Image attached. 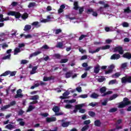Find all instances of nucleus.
<instances>
[{
	"label": "nucleus",
	"mask_w": 131,
	"mask_h": 131,
	"mask_svg": "<svg viewBox=\"0 0 131 131\" xmlns=\"http://www.w3.org/2000/svg\"><path fill=\"white\" fill-rule=\"evenodd\" d=\"M108 49H110V45H106L105 46L98 48L94 51H93L92 49H90L89 52L91 54H95L96 53H98L100 51V50H108Z\"/></svg>",
	"instance_id": "1"
},
{
	"label": "nucleus",
	"mask_w": 131,
	"mask_h": 131,
	"mask_svg": "<svg viewBox=\"0 0 131 131\" xmlns=\"http://www.w3.org/2000/svg\"><path fill=\"white\" fill-rule=\"evenodd\" d=\"M129 104H130V101H129L128 99L125 98H124L123 102L119 104L118 108H124L125 106L129 105Z\"/></svg>",
	"instance_id": "2"
},
{
	"label": "nucleus",
	"mask_w": 131,
	"mask_h": 131,
	"mask_svg": "<svg viewBox=\"0 0 131 131\" xmlns=\"http://www.w3.org/2000/svg\"><path fill=\"white\" fill-rule=\"evenodd\" d=\"M101 94H103L102 95V97H104V96H107V95H111V94H113V92L111 91H108L106 92V88L105 87H102L100 90Z\"/></svg>",
	"instance_id": "3"
},
{
	"label": "nucleus",
	"mask_w": 131,
	"mask_h": 131,
	"mask_svg": "<svg viewBox=\"0 0 131 131\" xmlns=\"http://www.w3.org/2000/svg\"><path fill=\"white\" fill-rule=\"evenodd\" d=\"M7 15H8V16H14L16 18H18L21 17V14H20V13L15 11H9L7 13Z\"/></svg>",
	"instance_id": "4"
},
{
	"label": "nucleus",
	"mask_w": 131,
	"mask_h": 131,
	"mask_svg": "<svg viewBox=\"0 0 131 131\" xmlns=\"http://www.w3.org/2000/svg\"><path fill=\"white\" fill-rule=\"evenodd\" d=\"M122 83H131V76L124 77L121 79Z\"/></svg>",
	"instance_id": "5"
},
{
	"label": "nucleus",
	"mask_w": 131,
	"mask_h": 131,
	"mask_svg": "<svg viewBox=\"0 0 131 131\" xmlns=\"http://www.w3.org/2000/svg\"><path fill=\"white\" fill-rule=\"evenodd\" d=\"M60 108L58 106H55L53 108V111L55 113V115H63V113L62 112H59Z\"/></svg>",
	"instance_id": "6"
},
{
	"label": "nucleus",
	"mask_w": 131,
	"mask_h": 131,
	"mask_svg": "<svg viewBox=\"0 0 131 131\" xmlns=\"http://www.w3.org/2000/svg\"><path fill=\"white\" fill-rule=\"evenodd\" d=\"M54 17L52 15H48L47 19H43L41 20L42 23H47V22H50V21H53Z\"/></svg>",
	"instance_id": "7"
},
{
	"label": "nucleus",
	"mask_w": 131,
	"mask_h": 131,
	"mask_svg": "<svg viewBox=\"0 0 131 131\" xmlns=\"http://www.w3.org/2000/svg\"><path fill=\"white\" fill-rule=\"evenodd\" d=\"M12 52V50L11 49H9L6 52L7 54H8V55L4 57L3 58V60H7V59H10V58H11V53Z\"/></svg>",
	"instance_id": "8"
},
{
	"label": "nucleus",
	"mask_w": 131,
	"mask_h": 131,
	"mask_svg": "<svg viewBox=\"0 0 131 131\" xmlns=\"http://www.w3.org/2000/svg\"><path fill=\"white\" fill-rule=\"evenodd\" d=\"M114 52H118L119 54L122 55L123 54V50H122V48L121 47H117L114 49Z\"/></svg>",
	"instance_id": "9"
},
{
	"label": "nucleus",
	"mask_w": 131,
	"mask_h": 131,
	"mask_svg": "<svg viewBox=\"0 0 131 131\" xmlns=\"http://www.w3.org/2000/svg\"><path fill=\"white\" fill-rule=\"evenodd\" d=\"M22 93V90L21 89H19L17 91V94L15 96V98H22L23 97V95L21 94Z\"/></svg>",
	"instance_id": "10"
},
{
	"label": "nucleus",
	"mask_w": 131,
	"mask_h": 131,
	"mask_svg": "<svg viewBox=\"0 0 131 131\" xmlns=\"http://www.w3.org/2000/svg\"><path fill=\"white\" fill-rule=\"evenodd\" d=\"M84 106H85V103H82L81 104L76 105L75 108L77 110H81L82 107H84Z\"/></svg>",
	"instance_id": "11"
},
{
	"label": "nucleus",
	"mask_w": 131,
	"mask_h": 131,
	"mask_svg": "<svg viewBox=\"0 0 131 131\" xmlns=\"http://www.w3.org/2000/svg\"><path fill=\"white\" fill-rule=\"evenodd\" d=\"M119 58H120V55L119 54H114L111 56V59L112 60H118Z\"/></svg>",
	"instance_id": "12"
},
{
	"label": "nucleus",
	"mask_w": 131,
	"mask_h": 131,
	"mask_svg": "<svg viewBox=\"0 0 131 131\" xmlns=\"http://www.w3.org/2000/svg\"><path fill=\"white\" fill-rule=\"evenodd\" d=\"M120 75H121V73L117 72L115 74L112 75V77H113V78H118V77H119Z\"/></svg>",
	"instance_id": "13"
},
{
	"label": "nucleus",
	"mask_w": 131,
	"mask_h": 131,
	"mask_svg": "<svg viewBox=\"0 0 131 131\" xmlns=\"http://www.w3.org/2000/svg\"><path fill=\"white\" fill-rule=\"evenodd\" d=\"M56 118L55 117H52V118H46V121L47 122H52V121H56Z\"/></svg>",
	"instance_id": "14"
},
{
	"label": "nucleus",
	"mask_w": 131,
	"mask_h": 131,
	"mask_svg": "<svg viewBox=\"0 0 131 131\" xmlns=\"http://www.w3.org/2000/svg\"><path fill=\"white\" fill-rule=\"evenodd\" d=\"M20 36L21 37H22V36H24L26 39L32 38V35L31 34L25 35L24 34H20Z\"/></svg>",
	"instance_id": "15"
},
{
	"label": "nucleus",
	"mask_w": 131,
	"mask_h": 131,
	"mask_svg": "<svg viewBox=\"0 0 131 131\" xmlns=\"http://www.w3.org/2000/svg\"><path fill=\"white\" fill-rule=\"evenodd\" d=\"M69 92L67 91L64 93L63 94V96H60V99H66L68 96L69 95Z\"/></svg>",
	"instance_id": "16"
},
{
	"label": "nucleus",
	"mask_w": 131,
	"mask_h": 131,
	"mask_svg": "<svg viewBox=\"0 0 131 131\" xmlns=\"http://www.w3.org/2000/svg\"><path fill=\"white\" fill-rule=\"evenodd\" d=\"M31 29V26L30 25H26L24 29V31H29Z\"/></svg>",
	"instance_id": "17"
},
{
	"label": "nucleus",
	"mask_w": 131,
	"mask_h": 131,
	"mask_svg": "<svg viewBox=\"0 0 131 131\" xmlns=\"http://www.w3.org/2000/svg\"><path fill=\"white\" fill-rule=\"evenodd\" d=\"M41 52L40 51H36L30 55V58H32V57H35V56H37V55H39Z\"/></svg>",
	"instance_id": "18"
},
{
	"label": "nucleus",
	"mask_w": 131,
	"mask_h": 131,
	"mask_svg": "<svg viewBox=\"0 0 131 131\" xmlns=\"http://www.w3.org/2000/svg\"><path fill=\"white\" fill-rule=\"evenodd\" d=\"M100 71V66L97 65L94 68V73H99Z\"/></svg>",
	"instance_id": "19"
},
{
	"label": "nucleus",
	"mask_w": 131,
	"mask_h": 131,
	"mask_svg": "<svg viewBox=\"0 0 131 131\" xmlns=\"http://www.w3.org/2000/svg\"><path fill=\"white\" fill-rule=\"evenodd\" d=\"M10 107H11V105H10V104L5 105L4 106H2L1 107V110H2V111H5V110H7V109H8V108H10Z\"/></svg>",
	"instance_id": "20"
},
{
	"label": "nucleus",
	"mask_w": 131,
	"mask_h": 131,
	"mask_svg": "<svg viewBox=\"0 0 131 131\" xmlns=\"http://www.w3.org/2000/svg\"><path fill=\"white\" fill-rule=\"evenodd\" d=\"M17 121H18L21 126H23L24 124H25V122L23 121V119H18L17 120Z\"/></svg>",
	"instance_id": "21"
},
{
	"label": "nucleus",
	"mask_w": 131,
	"mask_h": 131,
	"mask_svg": "<svg viewBox=\"0 0 131 131\" xmlns=\"http://www.w3.org/2000/svg\"><path fill=\"white\" fill-rule=\"evenodd\" d=\"M124 58H126L127 59H130L131 58V54L130 53H125L123 55Z\"/></svg>",
	"instance_id": "22"
},
{
	"label": "nucleus",
	"mask_w": 131,
	"mask_h": 131,
	"mask_svg": "<svg viewBox=\"0 0 131 131\" xmlns=\"http://www.w3.org/2000/svg\"><path fill=\"white\" fill-rule=\"evenodd\" d=\"M118 83V81L116 79L112 80L108 82V84H116Z\"/></svg>",
	"instance_id": "23"
},
{
	"label": "nucleus",
	"mask_w": 131,
	"mask_h": 131,
	"mask_svg": "<svg viewBox=\"0 0 131 131\" xmlns=\"http://www.w3.org/2000/svg\"><path fill=\"white\" fill-rule=\"evenodd\" d=\"M72 76V71H70L66 74V78H69Z\"/></svg>",
	"instance_id": "24"
},
{
	"label": "nucleus",
	"mask_w": 131,
	"mask_h": 131,
	"mask_svg": "<svg viewBox=\"0 0 131 131\" xmlns=\"http://www.w3.org/2000/svg\"><path fill=\"white\" fill-rule=\"evenodd\" d=\"M15 126L10 124H8L6 126V128H7L8 129H12V128H14Z\"/></svg>",
	"instance_id": "25"
},
{
	"label": "nucleus",
	"mask_w": 131,
	"mask_h": 131,
	"mask_svg": "<svg viewBox=\"0 0 131 131\" xmlns=\"http://www.w3.org/2000/svg\"><path fill=\"white\" fill-rule=\"evenodd\" d=\"M65 9V5H62L60 6L59 9L58 10V13H63V9Z\"/></svg>",
	"instance_id": "26"
},
{
	"label": "nucleus",
	"mask_w": 131,
	"mask_h": 131,
	"mask_svg": "<svg viewBox=\"0 0 131 131\" xmlns=\"http://www.w3.org/2000/svg\"><path fill=\"white\" fill-rule=\"evenodd\" d=\"M31 25L32 26H35V27H39L40 25H39V23L38 21H34L33 23H32Z\"/></svg>",
	"instance_id": "27"
},
{
	"label": "nucleus",
	"mask_w": 131,
	"mask_h": 131,
	"mask_svg": "<svg viewBox=\"0 0 131 131\" xmlns=\"http://www.w3.org/2000/svg\"><path fill=\"white\" fill-rule=\"evenodd\" d=\"M64 103H75L76 102V100L75 99H71V100H64Z\"/></svg>",
	"instance_id": "28"
},
{
	"label": "nucleus",
	"mask_w": 131,
	"mask_h": 131,
	"mask_svg": "<svg viewBox=\"0 0 131 131\" xmlns=\"http://www.w3.org/2000/svg\"><path fill=\"white\" fill-rule=\"evenodd\" d=\"M39 98V96H38V95H34L33 96L31 97V98H30V100H38V99Z\"/></svg>",
	"instance_id": "29"
},
{
	"label": "nucleus",
	"mask_w": 131,
	"mask_h": 131,
	"mask_svg": "<svg viewBox=\"0 0 131 131\" xmlns=\"http://www.w3.org/2000/svg\"><path fill=\"white\" fill-rule=\"evenodd\" d=\"M91 98H93V99H97L98 97H99V95L97 93H93L91 96Z\"/></svg>",
	"instance_id": "30"
},
{
	"label": "nucleus",
	"mask_w": 131,
	"mask_h": 131,
	"mask_svg": "<svg viewBox=\"0 0 131 131\" xmlns=\"http://www.w3.org/2000/svg\"><path fill=\"white\" fill-rule=\"evenodd\" d=\"M37 69V67H34L32 68V71H31L30 73L31 74H34V73H36V70Z\"/></svg>",
	"instance_id": "31"
},
{
	"label": "nucleus",
	"mask_w": 131,
	"mask_h": 131,
	"mask_svg": "<svg viewBox=\"0 0 131 131\" xmlns=\"http://www.w3.org/2000/svg\"><path fill=\"white\" fill-rule=\"evenodd\" d=\"M118 97L117 94H114L111 98L109 99L110 101H112V100H114V99H116Z\"/></svg>",
	"instance_id": "32"
},
{
	"label": "nucleus",
	"mask_w": 131,
	"mask_h": 131,
	"mask_svg": "<svg viewBox=\"0 0 131 131\" xmlns=\"http://www.w3.org/2000/svg\"><path fill=\"white\" fill-rule=\"evenodd\" d=\"M69 123H70L69 122H64L62 123V126L63 127H67L69 125Z\"/></svg>",
	"instance_id": "33"
},
{
	"label": "nucleus",
	"mask_w": 131,
	"mask_h": 131,
	"mask_svg": "<svg viewBox=\"0 0 131 131\" xmlns=\"http://www.w3.org/2000/svg\"><path fill=\"white\" fill-rule=\"evenodd\" d=\"M10 73H11V71H7L5 73H4L2 75H1V76H7V75H9V74H10Z\"/></svg>",
	"instance_id": "34"
},
{
	"label": "nucleus",
	"mask_w": 131,
	"mask_h": 131,
	"mask_svg": "<svg viewBox=\"0 0 131 131\" xmlns=\"http://www.w3.org/2000/svg\"><path fill=\"white\" fill-rule=\"evenodd\" d=\"M21 52V50H20V48H16L14 49V55H17L18 53H20Z\"/></svg>",
	"instance_id": "35"
},
{
	"label": "nucleus",
	"mask_w": 131,
	"mask_h": 131,
	"mask_svg": "<svg viewBox=\"0 0 131 131\" xmlns=\"http://www.w3.org/2000/svg\"><path fill=\"white\" fill-rule=\"evenodd\" d=\"M21 18L24 19L25 20V19H27L28 18V14L25 13L23 14L21 16Z\"/></svg>",
	"instance_id": "36"
},
{
	"label": "nucleus",
	"mask_w": 131,
	"mask_h": 131,
	"mask_svg": "<svg viewBox=\"0 0 131 131\" xmlns=\"http://www.w3.org/2000/svg\"><path fill=\"white\" fill-rule=\"evenodd\" d=\"M126 67H127V63L126 62L122 63L121 66V68H122V69H125Z\"/></svg>",
	"instance_id": "37"
},
{
	"label": "nucleus",
	"mask_w": 131,
	"mask_h": 131,
	"mask_svg": "<svg viewBox=\"0 0 131 131\" xmlns=\"http://www.w3.org/2000/svg\"><path fill=\"white\" fill-rule=\"evenodd\" d=\"M106 79L105 78V77H100L98 79V81H99V82H103V81H104V80Z\"/></svg>",
	"instance_id": "38"
},
{
	"label": "nucleus",
	"mask_w": 131,
	"mask_h": 131,
	"mask_svg": "<svg viewBox=\"0 0 131 131\" xmlns=\"http://www.w3.org/2000/svg\"><path fill=\"white\" fill-rule=\"evenodd\" d=\"M74 10H77L78 9V3H77V2H74Z\"/></svg>",
	"instance_id": "39"
},
{
	"label": "nucleus",
	"mask_w": 131,
	"mask_h": 131,
	"mask_svg": "<svg viewBox=\"0 0 131 131\" xmlns=\"http://www.w3.org/2000/svg\"><path fill=\"white\" fill-rule=\"evenodd\" d=\"M33 109H34V106H33L32 105H30L29 106L28 110L27 111V112H30V111H32V110H33Z\"/></svg>",
	"instance_id": "40"
},
{
	"label": "nucleus",
	"mask_w": 131,
	"mask_h": 131,
	"mask_svg": "<svg viewBox=\"0 0 131 131\" xmlns=\"http://www.w3.org/2000/svg\"><path fill=\"white\" fill-rule=\"evenodd\" d=\"M95 125L96 126H100L101 125V122L99 120H97L95 121Z\"/></svg>",
	"instance_id": "41"
},
{
	"label": "nucleus",
	"mask_w": 131,
	"mask_h": 131,
	"mask_svg": "<svg viewBox=\"0 0 131 131\" xmlns=\"http://www.w3.org/2000/svg\"><path fill=\"white\" fill-rule=\"evenodd\" d=\"M16 33H17V31L13 30L11 31V34L12 36H16Z\"/></svg>",
	"instance_id": "42"
},
{
	"label": "nucleus",
	"mask_w": 131,
	"mask_h": 131,
	"mask_svg": "<svg viewBox=\"0 0 131 131\" xmlns=\"http://www.w3.org/2000/svg\"><path fill=\"white\" fill-rule=\"evenodd\" d=\"M9 33L6 32V33H1L0 34V37H4V36H6V35H9Z\"/></svg>",
	"instance_id": "43"
},
{
	"label": "nucleus",
	"mask_w": 131,
	"mask_h": 131,
	"mask_svg": "<svg viewBox=\"0 0 131 131\" xmlns=\"http://www.w3.org/2000/svg\"><path fill=\"white\" fill-rule=\"evenodd\" d=\"M98 105V102H92L89 104L90 106H92V107H95V106H97Z\"/></svg>",
	"instance_id": "44"
},
{
	"label": "nucleus",
	"mask_w": 131,
	"mask_h": 131,
	"mask_svg": "<svg viewBox=\"0 0 131 131\" xmlns=\"http://www.w3.org/2000/svg\"><path fill=\"white\" fill-rule=\"evenodd\" d=\"M114 68H115L114 64H112L108 67V69H110V70H112V71H113Z\"/></svg>",
	"instance_id": "45"
},
{
	"label": "nucleus",
	"mask_w": 131,
	"mask_h": 131,
	"mask_svg": "<svg viewBox=\"0 0 131 131\" xmlns=\"http://www.w3.org/2000/svg\"><path fill=\"white\" fill-rule=\"evenodd\" d=\"M35 6V3H31L28 5V8H32V7H34Z\"/></svg>",
	"instance_id": "46"
},
{
	"label": "nucleus",
	"mask_w": 131,
	"mask_h": 131,
	"mask_svg": "<svg viewBox=\"0 0 131 131\" xmlns=\"http://www.w3.org/2000/svg\"><path fill=\"white\" fill-rule=\"evenodd\" d=\"M39 85V83H36L35 84V85L34 86H32L31 87V90H33V89H34V88H37V86H38Z\"/></svg>",
	"instance_id": "47"
},
{
	"label": "nucleus",
	"mask_w": 131,
	"mask_h": 131,
	"mask_svg": "<svg viewBox=\"0 0 131 131\" xmlns=\"http://www.w3.org/2000/svg\"><path fill=\"white\" fill-rule=\"evenodd\" d=\"M16 71H13V72H10L9 73L10 76H15L16 75Z\"/></svg>",
	"instance_id": "48"
},
{
	"label": "nucleus",
	"mask_w": 131,
	"mask_h": 131,
	"mask_svg": "<svg viewBox=\"0 0 131 131\" xmlns=\"http://www.w3.org/2000/svg\"><path fill=\"white\" fill-rule=\"evenodd\" d=\"M56 34H59V33L62 32V30L61 29H57L54 31Z\"/></svg>",
	"instance_id": "49"
},
{
	"label": "nucleus",
	"mask_w": 131,
	"mask_h": 131,
	"mask_svg": "<svg viewBox=\"0 0 131 131\" xmlns=\"http://www.w3.org/2000/svg\"><path fill=\"white\" fill-rule=\"evenodd\" d=\"M79 98H82V99H85V98H88V95L86 94H83L80 95Z\"/></svg>",
	"instance_id": "50"
},
{
	"label": "nucleus",
	"mask_w": 131,
	"mask_h": 131,
	"mask_svg": "<svg viewBox=\"0 0 131 131\" xmlns=\"http://www.w3.org/2000/svg\"><path fill=\"white\" fill-rule=\"evenodd\" d=\"M8 20H9V17H6V18H3L0 19V22H4V21H8Z\"/></svg>",
	"instance_id": "51"
},
{
	"label": "nucleus",
	"mask_w": 131,
	"mask_h": 131,
	"mask_svg": "<svg viewBox=\"0 0 131 131\" xmlns=\"http://www.w3.org/2000/svg\"><path fill=\"white\" fill-rule=\"evenodd\" d=\"M66 18L70 19V20H74V19H75V17H70V15H66Z\"/></svg>",
	"instance_id": "52"
},
{
	"label": "nucleus",
	"mask_w": 131,
	"mask_h": 131,
	"mask_svg": "<svg viewBox=\"0 0 131 131\" xmlns=\"http://www.w3.org/2000/svg\"><path fill=\"white\" fill-rule=\"evenodd\" d=\"M117 111V108H112L110 110V112H116Z\"/></svg>",
	"instance_id": "53"
},
{
	"label": "nucleus",
	"mask_w": 131,
	"mask_h": 131,
	"mask_svg": "<svg viewBox=\"0 0 131 131\" xmlns=\"http://www.w3.org/2000/svg\"><path fill=\"white\" fill-rule=\"evenodd\" d=\"M112 70L108 69L107 71H106L105 72V74H110V73H112Z\"/></svg>",
	"instance_id": "54"
},
{
	"label": "nucleus",
	"mask_w": 131,
	"mask_h": 131,
	"mask_svg": "<svg viewBox=\"0 0 131 131\" xmlns=\"http://www.w3.org/2000/svg\"><path fill=\"white\" fill-rule=\"evenodd\" d=\"M112 27H110V28H109V27H106L105 28V31H106L107 32H109V31H112V30H111L112 29Z\"/></svg>",
	"instance_id": "55"
},
{
	"label": "nucleus",
	"mask_w": 131,
	"mask_h": 131,
	"mask_svg": "<svg viewBox=\"0 0 131 131\" xmlns=\"http://www.w3.org/2000/svg\"><path fill=\"white\" fill-rule=\"evenodd\" d=\"M65 108H66V109H70V108H71L72 107V105L71 104H67L66 105H65Z\"/></svg>",
	"instance_id": "56"
},
{
	"label": "nucleus",
	"mask_w": 131,
	"mask_h": 131,
	"mask_svg": "<svg viewBox=\"0 0 131 131\" xmlns=\"http://www.w3.org/2000/svg\"><path fill=\"white\" fill-rule=\"evenodd\" d=\"M122 26L124 27H128V23L126 22L123 23Z\"/></svg>",
	"instance_id": "57"
},
{
	"label": "nucleus",
	"mask_w": 131,
	"mask_h": 131,
	"mask_svg": "<svg viewBox=\"0 0 131 131\" xmlns=\"http://www.w3.org/2000/svg\"><path fill=\"white\" fill-rule=\"evenodd\" d=\"M79 52H80L82 54H84L86 53L85 50H83L82 48H79Z\"/></svg>",
	"instance_id": "58"
},
{
	"label": "nucleus",
	"mask_w": 131,
	"mask_h": 131,
	"mask_svg": "<svg viewBox=\"0 0 131 131\" xmlns=\"http://www.w3.org/2000/svg\"><path fill=\"white\" fill-rule=\"evenodd\" d=\"M62 46H63V43L61 42L58 43V44L56 46L57 48H62Z\"/></svg>",
	"instance_id": "59"
},
{
	"label": "nucleus",
	"mask_w": 131,
	"mask_h": 131,
	"mask_svg": "<svg viewBox=\"0 0 131 131\" xmlns=\"http://www.w3.org/2000/svg\"><path fill=\"white\" fill-rule=\"evenodd\" d=\"M89 114L90 116H92V117L95 116V113L94 112H89Z\"/></svg>",
	"instance_id": "60"
},
{
	"label": "nucleus",
	"mask_w": 131,
	"mask_h": 131,
	"mask_svg": "<svg viewBox=\"0 0 131 131\" xmlns=\"http://www.w3.org/2000/svg\"><path fill=\"white\" fill-rule=\"evenodd\" d=\"M28 63V61L26 60H22L21 61V64H27Z\"/></svg>",
	"instance_id": "61"
},
{
	"label": "nucleus",
	"mask_w": 131,
	"mask_h": 131,
	"mask_svg": "<svg viewBox=\"0 0 131 131\" xmlns=\"http://www.w3.org/2000/svg\"><path fill=\"white\" fill-rule=\"evenodd\" d=\"M76 91L78 92V93H81V87H78L76 89Z\"/></svg>",
	"instance_id": "62"
},
{
	"label": "nucleus",
	"mask_w": 131,
	"mask_h": 131,
	"mask_svg": "<svg viewBox=\"0 0 131 131\" xmlns=\"http://www.w3.org/2000/svg\"><path fill=\"white\" fill-rule=\"evenodd\" d=\"M68 61V59H61V60L60 61V62H61V63H66Z\"/></svg>",
	"instance_id": "63"
},
{
	"label": "nucleus",
	"mask_w": 131,
	"mask_h": 131,
	"mask_svg": "<svg viewBox=\"0 0 131 131\" xmlns=\"http://www.w3.org/2000/svg\"><path fill=\"white\" fill-rule=\"evenodd\" d=\"M8 47H9V46L7 44H6V43H4L2 45L3 49H6V48H8Z\"/></svg>",
	"instance_id": "64"
}]
</instances>
